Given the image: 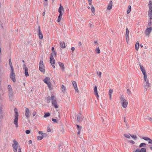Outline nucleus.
Wrapping results in <instances>:
<instances>
[{"mask_svg":"<svg viewBox=\"0 0 152 152\" xmlns=\"http://www.w3.org/2000/svg\"><path fill=\"white\" fill-rule=\"evenodd\" d=\"M81 42H79L78 43V46H81Z\"/></svg>","mask_w":152,"mask_h":152,"instance_id":"nucleus-63","label":"nucleus"},{"mask_svg":"<svg viewBox=\"0 0 152 152\" xmlns=\"http://www.w3.org/2000/svg\"><path fill=\"white\" fill-rule=\"evenodd\" d=\"M113 92V90L112 89H110L109 91V94H110L112 95V94Z\"/></svg>","mask_w":152,"mask_h":152,"instance_id":"nucleus-47","label":"nucleus"},{"mask_svg":"<svg viewBox=\"0 0 152 152\" xmlns=\"http://www.w3.org/2000/svg\"><path fill=\"white\" fill-rule=\"evenodd\" d=\"M129 142L131 143H132V144H134V141H133V140H129Z\"/></svg>","mask_w":152,"mask_h":152,"instance_id":"nucleus-59","label":"nucleus"},{"mask_svg":"<svg viewBox=\"0 0 152 152\" xmlns=\"http://www.w3.org/2000/svg\"><path fill=\"white\" fill-rule=\"evenodd\" d=\"M146 144L144 143H141L139 145V148H141L142 147H145L146 146Z\"/></svg>","mask_w":152,"mask_h":152,"instance_id":"nucleus-23","label":"nucleus"},{"mask_svg":"<svg viewBox=\"0 0 152 152\" xmlns=\"http://www.w3.org/2000/svg\"><path fill=\"white\" fill-rule=\"evenodd\" d=\"M39 37L40 39H42L43 38V36L42 33L41 32H39L38 33Z\"/></svg>","mask_w":152,"mask_h":152,"instance_id":"nucleus-24","label":"nucleus"},{"mask_svg":"<svg viewBox=\"0 0 152 152\" xmlns=\"http://www.w3.org/2000/svg\"><path fill=\"white\" fill-rule=\"evenodd\" d=\"M146 84L144 85L145 89L147 90L150 87V84L149 82V81H146Z\"/></svg>","mask_w":152,"mask_h":152,"instance_id":"nucleus-12","label":"nucleus"},{"mask_svg":"<svg viewBox=\"0 0 152 152\" xmlns=\"http://www.w3.org/2000/svg\"><path fill=\"white\" fill-rule=\"evenodd\" d=\"M50 115V114L49 113H45V115L44 116V117L46 118Z\"/></svg>","mask_w":152,"mask_h":152,"instance_id":"nucleus-33","label":"nucleus"},{"mask_svg":"<svg viewBox=\"0 0 152 152\" xmlns=\"http://www.w3.org/2000/svg\"><path fill=\"white\" fill-rule=\"evenodd\" d=\"M139 42L138 41H137L136 42L135 45V49L137 50H138L139 47Z\"/></svg>","mask_w":152,"mask_h":152,"instance_id":"nucleus-20","label":"nucleus"},{"mask_svg":"<svg viewBox=\"0 0 152 152\" xmlns=\"http://www.w3.org/2000/svg\"><path fill=\"white\" fill-rule=\"evenodd\" d=\"M14 111L15 112V114L14 118V124L15 125L16 127H18V117L19 116L18 113V112L17 109L16 108L14 109Z\"/></svg>","mask_w":152,"mask_h":152,"instance_id":"nucleus-1","label":"nucleus"},{"mask_svg":"<svg viewBox=\"0 0 152 152\" xmlns=\"http://www.w3.org/2000/svg\"><path fill=\"white\" fill-rule=\"evenodd\" d=\"M47 131L48 132H50L51 131L50 129V128H48Z\"/></svg>","mask_w":152,"mask_h":152,"instance_id":"nucleus-57","label":"nucleus"},{"mask_svg":"<svg viewBox=\"0 0 152 152\" xmlns=\"http://www.w3.org/2000/svg\"><path fill=\"white\" fill-rule=\"evenodd\" d=\"M130 135L132 138H133L134 140H135L137 138V137L136 135H131L129 134Z\"/></svg>","mask_w":152,"mask_h":152,"instance_id":"nucleus-34","label":"nucleus"},{"mask_svg":"<svg viewBox=\"0 0 152 152\" xmlns=\"http://www.w3.org/2000/svg\"><path fill=\"white\" fill-rule=\"evenodd\" d=\"M50 78L49 77H47L44 80V82L47 84L49 88L51 87V83L50 82Z\"/></svg>","mask_w":152,"mask_h":152,"instance_id":"nucleus-6","label":"nucleus"},{"mask_svg":"<svg viewBox=\"0 0 152 152\" xmlns=\"http://www.w3.org/2000/svg\"><path fill=\"white\" fill-rule=\"evenodd\" d=\"M62 15L61 14V13L60 12V14H59V16H58V18L57 21L58 22H59L61 20V19Z\"/></svg>","mask_w":152,"mask_h":152,"instance_id":"nucleus-21","label":"nucleus"},{"mask_svg":"<svg viewBox=\"0 0 152 152\" xmlns=\"http://www.w3.org/2000/svg\"><path fill=\"white\" fill-rule=\"evenodd\" d=\"M76 126L77 127L78 130H81V127L80 126H79V125H77V124L76 125Z\"/></svg>","mask_w":152,"mask_h":152,"instance_id":"nucleus-46","label":"nucleus"},{"mask_svg":"<svg viewBox=\"0 0 152 152\" xmlns=\"http://www.w3.org/2000/svg\"><path fill=\"white\" fill-rule=\"evenodd\" d=\"M142 72L143 74V75H144L145 74H146V71L144 69V70L142 71Z\"/></svg>","mask_w":152,"mask_h":152,"instance_id":"nucleus-54","label":"nucleus"},{"mask_svg":"<svg viewBox=\"0 0 152 152\" xmlns=\"http://www.w3.org/2000/svg\"><path fill=\"white\" fill-rule=\"evenodd\" d=\"M56 53L55 51L52 52V53L51 54V55H52L53 56H56Z\"/></svg>","mask_w":152,"mask_h":152,"instance_id":"nucleus-39","label":"nucleus"},{"mask_svg":"<svg viewBox=\"0 0 152 152\" xmlns=\"http://www.w3.org/2000/svg\"><path fill=\"white\" fill-rule=\"evenodd\" d=\"M72 83L74 87L75 90L77 91L78 90V88L76 82L75 81H73L72 82Z\"/></svg>","mask_w":152,"mask_h":152,"instance_id":"nucleus-14","label":"nucleus"},{"mask_svg":"<svg viewBox=\"0 0 152 152\" xmlns=\"http://www.w3.org/2000/svg\"><path fill=\"white\" fill-rule=\"evenodd\" d=\"M9 64L10 66V67L11 68V70H12L13 69V67L12 66V64L11 61V59H10L9 60Z\"/></svg>","mask_w":152,"mask_h":152,"instance_id":"nucleus-25","label":"nucleus"},{"mask_svg":"<svg viewBox=\"0 0 152 152\" xmlns=\"http://www.w3.org/2000/svg\"><path fill=\"white\" fill-rule=\"evenodd\" d=\"M30 112L29 109L28 108H26L25 115L26 118H28L30 117Z\"/></svg>","mask_w":152,"mask_h":152,"instance_id":"nucleus-9","label":"nucleus"},{"mask_svg":"<svg viewBox=\"0 0 152 152\" xmlns=\"http://www.w3.org/2000/svg\"><path fill=\"white\" fill-rule=\"evenodd\" d=\"M94 92L95 93V94L97 96L99 97V95L97 92V88L96 86H95L94 88Z\"/></svg>","mask_w":152,"mask_h":152,"instance_id":"nucleus-17","label":"nucleus"},{"mask_svg":"<svg viewBox=\"0 0 152 152\" xmlns=\"http://www.w3.org/2000/svg\"><path fill=\"white\" fill-rule=\"evenodd\" d=\"M43 139V137L42 136H38L37 137V140H41Z\"/></svg>","mask_w":152,"mask_h":152,"instance_id":"nucleus-42","label":"nucleus"},{"mask_svg":"<svg viewBox=\"0 0 152 152\" xmlns=\"http://www.w3.org/2000/svg\"><path fill=\"white\" fill-rule=\"evenodd\" d=\"M30 132V131L29 130H26V134H29Z\"/></svg>","mask_w":152,"mask_h":152,"instance_id":"nucleus-50","label":"nucleus"},{"mask_svg":"<svg viewBox=\"0 0 152 152\" xmlns=\"http://www.w3.org/2000/svg\"><path fill=\"white\" fill-rule=\"evenodd\" d=\"M141 70L142 71V70H144L145 69L143 67V66H140V67Z\"/></svg>","mask_w":152,"mask_h":152,"instance_id":"nucleus-55","label":"nucleus"},{"mask_svg":"<svg viewBox=\"0 0 152 152\" xmlns=\"http://www.w3.org/2000/svg\"><path fill=\"white\" fill-rule=\"evenodd\" d=\"M2 111V107H0V113H1Z\"/></svg>","mask_w":152,"mask_h":152,"instance_id":"nucleus-64","label":"nucleus"},{"mask_svg":"<svg viewBox=\"0 0 152 152\" xmlns=\"http://www.w3.org/2000/svg\"><path fill=\"white\" fill-rule=\"evenodd\" d=\"M52 105L54 106L56 109L58 108V107L57 104L56 98L53 95H52Z\"/></svg>","mask_w":152,"mask_h":152,"instance_id":"nucleus-5","label":"nucleus"},{"mask_svg":"<svg viewBox=\"0 0 152 152\" xmlns=\"http://www.w3.org/2000/svg\"><path fill=\"white\" fill-rule=\"evenodd\" d=\"M148 16L149 17H152V11H149Z\"/></svg>","mask_w":152,"mask_h":152,"instance_id":"nucleus-35","label":"nucleus"},{"mask_svg":"<svg viewBox=\"0 0 152 152\" xmlns=\"http://www.w3.org/2000/svg\"><path fill=\"white\" fill-rule=\"evenodd\" d=\"M23 69H25L26 68H28L26 67V65L25 64H23Z\"/></svg>","mask_w":152,"mask_h":152,"instance_id":"nucleus-53","label":"nucleus"},{"mask_svg":"<svg viewBox=\"0 0 152 152\" xmlns=\"http://www.w3.org/2000/svg\"><path fill=\"white\" fill-rule=\"evenodd\" d=\"M140 152H146V149L145 148H142L140 150Z\"/></svg>","mask_w":152,"mask_h":152,"instance_id":"nucleus-31","label":"nucleus"},{"mask_svg":"<svg viewBox=\"0 0 152 152\" xmlns=\"http://www.w3.org/2000/svg\"><path fill=\"white\" fill-rule=\"evenodd\" d=\"M39 70L42 72H44L45 69L44 66H39Z\"/></svg>","mask_w":152,"mask_h":152,"instance_id":"nucleus-16","label":"nucleus"},{"mask_svg":"<svg viewBox=\"0 0 152 152\" xmlns=\"http://www.w3.org/2000/svg\"><path fill=\"white\" fill-rule=\"evenodd\" d=\"M152 31V27L148 28L146 29L145 33L146 36L148 37Z\"/></svg>","mask_w":152,"mask_h":152,"instance_id":"nucleus-8","label":"nucleus"},{"mask_svg":"<svg viewBox=\"0 0 152 152\" xmlns=\"http://www.w3.org/2000/svg\"><path fill=\"white\" fill-rule=\"evenodd\" d=\"M63 7L62 6H61V4H60V7L58 9V12H60V10H61V9H62V10H63Z\"/></svg>","mask_w":152,"mask_h":152,"instance_id":"nucleus-38","label":"nucleus"},{"mask_svg":"<svg viewBox=\"0 0 152 152\" xmlns=\"http://www.w3.org/2000/svg\"><path fill=\"white\" fill-rule=\"evenodd\" d=\"M39 66H44L43 62L41 60L39 62Z\"/></svg>","mask_w":152,"mask_h":152,"instance_id":"nucleus-43","label":"nucleus"},{"mask_svg":"<svg viewBox=\"0 0 152 152\" xmlns=\"http://www.w3.org/2000/svg\"><path fill=\"white\" fill-rule=\"evenodd\" d=\"M126 41L127 42L129 41V34H125Z\"/></svg>","mask_w":152,"mask_h":152,"instance_id":"nucleus-32","label":"nucleus"},{"mask_svg":"<svg viewBox=\"0 0 152 152\" xmlns=\"http://www.w3.org/2000/svg\"><path fill=\"white\" fill-rule=\"evenodd\" d=\"M120 103L124 108H126L128 105V102L123 96H121L120 98Z\"/></svg>","mask_w":152,"mask_h":152,"instance_id":"nucleus-2","label":"nucleus"},{"mask_svg":"<svg viewBox=\"0 0 152 152\" xmlns=\"http://www.w3.org/2000/svg\"><path fill=\"white\" fill-rule=\"evenodd\" d=\"M75 50V48L74 47H72L71 48V50H72V51L73 52Z\"/></svg>","mask_w":152,"mask_h":152,"instance_id":"nucleus-61","label":"nucleus"},{"mask_svg":"<svg viewBox=\"0 0 152 152\" xmlns=\"http://www.w3.org/2000/svg\"><path fill=\"white\" fill-rule=\"evenodd\" d=\"M131 10V6L130 5H129L128 7V9L127 12V13L128 14L129 13Z\"/></svg>","mask_w":152,"mask_h":152,"instance_id":"nucleus-28","label":"nucleus"},{"mask_svg":"<svg viewBox=\"0 0 152 152\" xmlns=\"http://www.w3.org/2000/svg\"><path fill=\"white\" fill-rule=\"evenodd\" d=\"M144 75V79L145 82L148 81V80L147 79V75L146 74L143 75Z\"/></svg>","mask_w":152,"mask_h":152,"instance_id":"nucleus-26","label":"nucleus"},{"mask_svg":"<svg viewBox=\"0 0 152 152\" xmlns=\"http://www.w3.org/2000/svg\"><path fill=\"white\" fill-rule=\"evenodd\" d=\"M133 152H140V149H137L135 151H133Z\"/></svg>","mask_w":152,"mask_h":152,"instance_id":"nucleus-49","label":"nucleus"},{"mask_svg":"<svg viewBox=\"0 0 152 152\" xmlns=\"http://www.w3.org/2000/svg\"><path fill=\"white\" fill-rule=\"evenodd\" d=\"M96 52L97 53H100V51L99 47H97L95 50Z\"/></svg>","mask_w":152,"mask_h":152,"instance_id":"nucleus-27","label":"nucleus"},{"mask_svg":"<svg viewBox=\"0 0 152 152\" xmlns=\"http://www.w3.org/2000/svg\"><path fill=\"white\" fill-rule=\"evenodd\" d=\"M38 31H39V32H41V30H40V28L39 26H38Z\"/></svg>","mask_w":152,"mask_h":152,"instance_id":"nucleus-62","label":"nucleus"},{"mask_svg":"<svg viewBox=\"0 0 152 152\" xmlns=\"http://www.w3.org/2000/svg\"><path fill=\"white\" fill-rule=\"evenodd\" d=\"M13 144L12 145L13 148V151L14 152H17V149L19 148V146L18 142L15 140H13Z\"/></svg>","mask_w":152,"mask_h":152,"instance_id":"nucleus-4","label":"nucleus"},{"mask_svg":"<svg viewBox=\"0 0 152 152\" xmlns=\"http://www.w3.org/2000/svg\"><path fill=\"white\" fill-rule=\"evenodd\" d=\"M60 12H59V14H60V12H61V14L62 15V13H64V9L63 8V10H62V9H61V10H60Z\"/></svg>","mask_w":152,"mask_h":152,"instance_id":"nucleus-44","label":"nucleus"},{"mask_svg":"<svg viewBox=\"0 0 152 152\" xmlns=\"http://www.w3.org/2000/svg\"><path fill=\"white\" fill-rule=\"evenodd\" d=\"M126 92L129 95H130L131 94V92L129 90V89H127Z\"/></svg>","mask_w":152,"mask_h":152,"instance_id":"nucleus-36","label":"nucleus"},{"mask_svg":"<svg viewBox=\"0 0 152 152\" xmlns=\"http://www.w3.org/2000/svg\"><path fill=\"white\" fill-rule=\"evenodd\" d=\"M142 138L146 141H149L150 138L147 137H143Z\"/></svg>","mask_w":152,"mask_h":152,"instance_id":"nucleus-30","label":"nucleus"},{"mask_svg":"<svg viewBox=\"0 0 152 152\" xmlns=\"http://www.w3.org/2000/svg\"><path fill=\"white\" fill-rule=\"evenodd\" d=\"M148 7L149 9V11H152V3L151 1L149 2Z\"/></svg>","mask_w":152,"mask_h":152,"instance_id":"nucleus-15","label":"nucleus"},{"mask_svg":"<svg viewBox=\"0 0 152 152\" xmlns=\"http://www.w3.org/2000/svg\"><path fill=\"white\" fill-rule=\"evenodd\" d=\"M8 90V95L9 99L10 100H12L13 95V93L12 87L11 85H9L7 87Z\"/></svg>","mask_w":152,"mask_h":152,"instance_id":"nucleus-3","label":"nucleus"},{"mask_svg":"<svg viewBox=\"0 0 152 152\" xmlns=\"http://www.w3.org/2000/svg\"><path fill=\"white\" fill-rule=\"evenodd\" d=\"M47 102L48 103H50V102L51 100H52V96L51 97L48 96L47 97Z\"/></svg>","mask_w":152,"mask_h":152,"instance_id":"nucleus-29","label":"nucleus"},{"mask_svg":"<svg viewBox=\"0 0 152 152\" xmlns=\"http://www.w3.org/2000/svg\"><path fill=\"white\" fill-rule=\"evenodd\" d=\"M42 135L43 138V137H46L47 136V135L45 133H42Z\"/></svg>","mask_w":152,"mask_h":152,"instance_id":"nucleus-52","label":"nucleus"},{"mask_svg":"<svg viewBox=\"0 0 152 152\" xmlns=\"http://www.w3.org/2000/svg\"><path fill=\"white\" fill-rule=\"evenodd\" d=\"M36 113L35 111H34L32 113V115L33 116H34L36 115Z\"/></svg>","mask_w":152,"mask_h":152,"instance_id":"nucleus-56","label":"nucleus"},{"mask_svg":"<svg viewBox=\"0 0 152 152\" xmlns=\"http://www.w3.org/2000/svg\"><path fill=\"white\" fill-rule=\"evenodd\" d=\"M60 47L62 48H64L66 47L65 43L64 42H60Z\"/></svg>","mask_w":152,"mask_h":152,"instance_id":"nucleus-18","label":"nucleus"},{"mask_svg":"<svg viewBox=\"0 0 152 152\" xmlns=\"http://www.w3.org/2000/svg\"><path fill=\"white\" fill-rule=\"evenodd\" d=\"M58 64L59 66L61 67H62L64 66L63 64L61 62H59Z\"/></svg>","mask_w":152,"mask_h":152,"instance_id":"nucleus-40","label":"nucleus"},{"mask_svg":"<svg viewBox=\"0 0 152 152\" xmlns=\"http://www.w3.org/2000/svg\"><path fill=\"white\" fill-rule=\"evenodd\" d=\"M18 152H21L20 147V146H19V147L18 148Z\"/></svg>","mask_w":152,"mask_h":152,"instance_id":"nucleus-58","label":"nucleus"},{"mask_svg":"<svg viewBox=\"0 0 152 152\" xmlns=\"http://www.w3.org/2000/svg\"><path fill=\"white\" fill-rule=\"evenodd\" d=\"M52 121L54 123H57V120L55 119L52 118Z\"/></svg>","mask_w":152,"mask_h":152,"instance_id":"nucleus-51","label":"nucleus"},{"mask_svg":"<svg viewBox=\"0 0 152 152\" xmlns=\"http://www.w3.org/2000/svg\"><path fill=\"white\" fill-rule=\"evenodd\" d=\"M113 6V2L112 1H110L108 5L107 6V9L108 10L111 9Z\"/></svg>","mask_w":152,"mask_h":152,"instance_id":"nucleus-11","label":"nucleus"},{"mask_svg":"<svg viewBox=\"0 0 152 152\" xmlns=\"http://www.w3.org/2000/svg\"><path fill=\"white\" fill-rule=\"evenodd\" d=\"M91 10L92 12L93 13H94V12H95V8H94V7L92 6L91 7Z\"/></svg>","mask_w":152,"mask_h":152,"instance_id":"nucleus-37","label":"nucleus"},{"mask_svg":"<svg viewBox=\"0 0 152 152\" xmlns=\"http://www.w3.org/2000/svg\"><path fill=\"white\" fill-rule=\"evenodd\" d=\"M124 135L125 137H127L129 139L130 138V135L129 134H124Z\"/></svg>","mask_w":152,"mask_h":152,"instance_id":"nucleus-41","label":"nucleus"},{"mask_svg":"<svg viewBox=\"0 0 152 152\" xmlns=\"http://www.w3.org/2000/svg\"><path fill=\"white\" fill-rule=\"evenodd\" d=\"M61 90L62 92L64 93L66 90V87L63 85H62L61 86Z\"/></svg>","mask_w":152,"mask_h":152,"instance_id":"nucleus-22","label":"nucleus"},{"mask_svg":"<svg viewBox=\"0 0 152 152\" xmlns=\"http://www.w3.org/2000/svg\"><path fill=\"white\" fill-rule=\"evenodd\" d=\"M97 73L98 75L99 76V77H101V76L102 73L101 72H97Z\"/></svg>","mask_w":152,"mask_h":152,"instance_id":"nucleus-48","label":"nucleus"},{"mask_svg":"<svg viewBox=\"0 0 152 152\" xmlns=\"http://www.w3.org/2000/svg\"><path fill=\"white\" fill-rule=\"evenodd\" d=\"M148 142L149 143L152 144V140H151V139H150L149 141H148Z\"/></svg>","mask_w":152,"mask_h":152,"instance_id":"nucleus-60","label":"nucleus"},{"mask_svg":"<svg viewBox=\"0 0 152 152\" xmlns=\"http://www.w3.org/2000/svg\"><path fill=\"white\" fill-rule=\"evenodd\" d=\"M10 77L13 82H15V73L13 72V69L11 70V72L10 74Z\"/></svg>","mask_w":152,"mask_h":152,"instance_id":"nucleus-7","label":"nucleus"},{"mask_svg":"<svg viewBox=\"0 0 152 152\" xmlns=\"http://www.w3.org/2000/svg\"><path fill=\"white\" fill-rule=\"evenodd\" d=\"M50 63L51 65L55 64V60L52 55H50Z\"/></svg>","mask_w":152,"mask_h":152,"instance_id":"nucleus-10","label":"nucleus"},{"mask_svg":"<svg viewBox=\"0 0 152 152\" xmlns=\"http://www.w3.org/2000/svg\"><path fill=\"white\" fill-rule=\"evenodd\" d=\"M129 30L128 28H126V34H129Z\"/></svg>","mask_w":152,"mask_h":152,"instance_id":"nucleus-45","label":"nucleus"},{"mask_svg":"<svg viewBox=\"0 0 152 152\" xmlns=\"http://www.w3.org/2000/svg\"><path fill=\"white\" fill-rule=\"evenodd\" d=\"M24 74L26 77H28V76L29 75L28 72V68H26L25 69H24Z\"/></svg>","mask_w":152,"mask_h":152,"instance_id":"nucleus-19","label":"nucleus"},{"mask_svg":"<svg viewBox=\"0 0 152 152\" xmlns=\"http://www.w3.org/2000/svg\"><path fill=\"white\" fill-rule=\"evenodd\" d=\"M83 117L81 115H78L77 116V120L79 122H81L83 121Z\"/></svg>","mask_w":152,"mask_h":152,"instance_id":"nucleus-13","label":"nucleus"}]
</instances>
